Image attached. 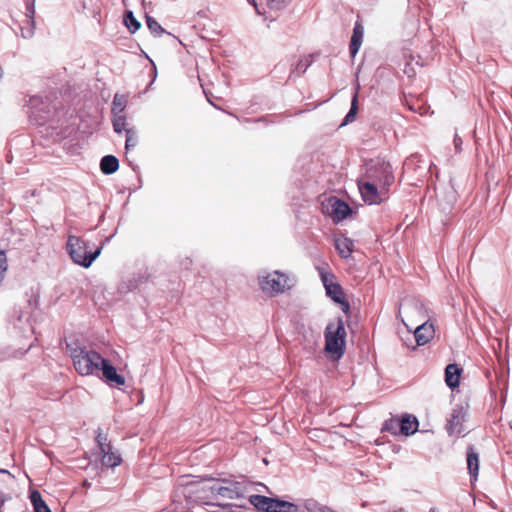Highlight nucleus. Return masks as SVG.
<instances>
[{
  "instance_id": "5",
  "label": "nucleus",
  "mask_w": 512,
  "mask_h": 512,
  "mask_svg": "<svg viewBox=\"0 0 512 512\" xmlns=\"http://www.w3.org/2000/svg\"><path fill=\"white\" fill-rule=\"evenodd\" d=\"M249 503L258 512H299V506L293 502L280 499L279 497H268L260 494H253L249 497Z\"/></svg>"
},
{
  "instance_id": "12",
  "label": "nucleus",
  "mask_w": 512,
  "mask_h": 512,
  "mask_svg": "<svg viewBox=\"0 0 512 512\" xmlns=\"http://www.w3.org/2000/svg\"><path fill=\"white\" fill-rule=\"evenodd\" d=\"M330 210L329 214L335 223H339L349 217L352 213V208L347 202L335 196L329 198Z\"/></svg>"
},
{
  "instance_id": "33",
  "label": "nucleus",
  "mask_w": 512,
  "mask_h": 512,
  "mask_svg": "<svg viewBox=\"0 0 512 512\" xmlns=\"http://www.w3.org/2000/svg\"><path fill=\"white\" fill-rule=\"evenodd\" d=\"M320 277H321V281L323 283V286H324L325 290H327V285L336 283L334 281L335 280V275L333 273H331V272L320 271Z\"/></svg>"
},
{
  "instance_id": "15",
  "label": "nucleus",
  "mask_w": 512,
  "mask_h": 512,
  "mask_svg": "<svg viewBox=\"0 0 512 512\" xmlns=\"http://www.w3.org/2000/svg\"><path fill=\"white\" fill-rule=\"evenodd\" d=\"M434 327L429 321L419 325L414 331V339L416 346H423L427 344L434 337Z\"/></svg>"
},
{
  "instance_id": "23",
  "label": "nucleus",
  "mask_w": 512,
  "mask_h": 512,
  "mask_svg": "<svg viewBox=\"0 0 512 512\" xmlns=\"http://www.w3.org/2000/svg\"><path fill=\"white\" fill-rule=\"evenodd\" d=\"M123 24L131 34H135L141 28V23L136 19L132 10L124 11Z\"/></svg>"
},
{
  "instance_id": "1",
  "label": "nucleus",
  "mask_w": 512,
  "mask_h": 512,
  "mask_svg": "<svg viewBox=\"0 0 512 512\" xmlns=\"http://www.w3.org/2000/svg\"><path fill=\"white\" fill-rule=\"evenodd\" d=\"M80 375L87 376L96 374L110 387L118 388L124 386L126 380L123 375L119 374L116 367L109 359L102 357L98 352L91 353L90 356L81 357L78 360Z\"/></svg>"
},
{
  "instance_id": "39",
  "label": "nucleus",
  "mask_w": 512,
  "mask_h": 512,
  "mask_svg": "<svg viewBox=\"0 0 512 512\" xmlns=\"http://www.w3.org/2000/svg\"><path fill=\"white\" fill-rule=\"evenodd\" d=\"M404 73H405L408 77H413V76H415V71H414V69L411 67V65H410L409 63H407V64L405 65Z\"/></svg>"
},
{
  "instance_id": "16",
  "label": "nucleus",
  "mask_w": 512,
  "mask_h": 512,
  "mask_svg": "<svg viewBox=\"0 0 512 512\" xmlns=\"http://www.w3.org/2000/svg\"><path fill=\"white\" fill-rule=\"evenodd\" d=\"M462 371L463 369L456 363H450L445 367V383L451 390L459 387Z\"/></svg>"
},
{
  "instance_id": "2",
  "label": "nucleus",
  "mask_w": 512,
  "mask_h": 512,
  "mask_svg": "<svg viewBox=\"0 0 512 512\" xmlns=\"http://www.w3.org/2000/svg\"><path fill=\"white\" fill-rule=\"evenodd\" d=\"M66 251L75 264L83 268H89L100 256L102 246L91 250L90 242L79 236L70 235L66 242Z\"/></svg>"
},
{
  "instance_id": "48",
  "label": "nucleus",
  "mask_w": 512,
  "mask_h": 512,
  "mask_svg": "<svg viewBox=\"0 0 512 512\" xmlns=\"http://www.w3.org/2000/svg\"><path fill=\"white\" fill-rule=\"evenodd\" d=\"M269 2H275V0H268Z\"/></svg>"
},
{
  "instance_id": "6",
  "label": "nucleus",
  "mask_w": 512,
  "mask_h": 512,
  "mask_svg": "<svg viewBox=\"0 0 512 512\" xmlns=\"http://www.w3.org/2000/svg\"><path fill=\"white\" fill-rule=\"evenodd\" d=\"M419 421L412 414H402L400 417H392L383 423L382 431L392 435L411 436L418 431Z\"/></svg>"
},
{
  "instance_id": "22",
  "label": "nucleus",
  "mask_w": 512,
  "mask_h": 512,
  "mask_svg": "<svg viewBox=\"0 0 512 512\" xmlns=\"http://www.w3.org/2000/svg\"><path fill=\"white\" fill-rule=\"evenodd\" d=\"M302 505L305 511L303 512H337L332 508L319 503L313 498L304 499Z\"/></svg>"
},
{
  "instance_id": "38",
  "label": "nucleus",
  "mask_w": 512,
  "mask_h": 512,
  "mask_svg": "<svg viewBox=\"0 0 512 512\" xmlns=\"http://www.w3.org/2000/svg\"><path fill=\"white\" fill-rule=\"evenodd\" d=\"M48 128H51L53 130L51 132V135L56 134L57 136H60V137H65V135H66V129H62V128L59 129L58 127H55L52 124H50L48 126Z\"/></svg>"
},
{
  "instance_id": "43",
  "label": "nucleus",
  "mask_w": 512,
  "mask_h": 512,
  "mask_svg": "<svg viewBox=\"0 0 512 512\" xmlns=\"http://www.w3.org/2000/svg\"><path fill=\"white\" fill-rule=\"evenodd\" d=\"M129 165L132 167V170L136 171V166H133L132 162H129Z\"/></svg>"
},
{
  "instance_id": "46",
  "label": "nucleus",
  "mask_w": 512,
  "mask_h": 512,
  "mask_svg": "<svg viewBox=\"0 0 512 512\" xmlns=\"http://www.w3.org/2000/svg\"><path fill=\"white\" fill-rule=\"evenodd\" d=\"M395 512H405V511L403 509H399V510H397Z\"/></svg>"
},
{
  "instance_id": "41",
  "label": "nucleus",
  "mask_w": 512,
  "mask_h": 512,
  "mask_svg": "<svg viewBox=\"0 0 512 512\" xmlns=\"http://www.w3.org/2000/svg\"><path fill=\"white\" fill-rule=\"evenodd\" d=\"M113 237V235L109 236V237H106L100 244V246H102V248L110 242L111 238Z\"/></svg>"
},
{
  "instance_id": "47",
  "label": "nucleus",
  "mask_w": 512,
  "mask_h": 512,
  "mask_svg": "<svg viewBox=\"0 0 512 512\" xmlns=\"http://www.w3.org/2000/svg\"><path fill=\"white\" fill-rule=\"evenodd\" d=\"M0 494H5V493L0 489Z\"/></svg>"
},
{
  "instance_id": "44",
  "label": "nucleus",
  "mask_w": 512,
  "mask_h": 512,
  "mask_svg": "<svg viewBox=\"0 0 512 512\" xmlns=\"http://www.w3.org/2000/svg\"><path fill=\"white\" fill-rule=\"evenodd\" d=\"M429 512H438L436 508H430Z\"/></svg>"
},
{
  "instance_id": "34",
  "label": "nucleus",
  "mask_w": 512,
  "mask_h": 512,
  "mask_svg": "<svg viewBox=\"0 0 512 512\" xmlns=\"http://www.w3.org/2000/svg\"><path fill=\"white\" fill-rule=\"evenodd\" d=\"M98 431L99 432L96 436V442L99 447V450L104 451V449H106V447H108L111 444L107 442V437L105 435H102L101 430L99 429Z\"/></svg>"
},
{
  "instance_id": "35",
  "label": "nucleus",
  "mask_w": 512,
  "mask_h": 512,
  "mask_svg": "<svg viewBox=\"0 0 512 512\" xmlns=\"http://www.w3.org/2000/svg\"><path fill=\"white\" fill-rule=\"evenodd\" d=\"M336 304L340 305L341 307V310L344 312V313H349L350 311V303L349 301L346 299V297H343L341 300H339L338 302H336Z\"/></svg>"
},
{
  "instance_id": "11",
  "label": "nucleus",
  "mask_w": 512,
  "mask_h": 512,
  "mask_svg": "<svg viewBox=\"0 0 512 512\" xmlns=\"http://www.w3.org/2000/svg\"><path fill=\"white\" fill-rule=\"evenodd\" d=\"M357 184H358V188H359L361 197L366 204L376 205V204H380L382 202V198L380 196L381 192L378 190L379 185H377L374 182H371L369 180H367V181L358 180Z\"/></svg>"
},
{
  "instance_id": "9",
  "label": "nucleus",
  "mask_w": 512,
  "mask_h": 512,
  "mask_svg": "<svg viewBox=\"0 0 512 512\" xmlns=\"http://www.w3.org/2000/svg\"><path fill=\"white\" fill-rule=\"evenodd\" d=\"M288 280V276L285 274L280 271H274L273 274L260 277L259 284L263 292L279 294L290 288Z\"/></svg>"
},
{
  "instance_id": "45",
  "label": "nucleus",
  "mask_w": 512,
  "mask_h": 512,
  "mask_svg": "<svg viewBox=\"0 0 512 512\" xmlns=\"http://www.w3.org/2000/svg\"><path fill=\"white\" fill-rule=\"evenodd\" d=\"M153 66H154V73L156 74V73H157V70H156V66H155V64H153Z\"/></svg>"
},
{
  "instance_id": "42",
  "label": "nucleus",
  "mask_w": 512,
  "mask_h": 512,
  "mask_svg": "<svg viewBox=\"0 0 512 512\" xmlns=\"http://www.w3.org/2000/svg\"><path fill=\"white\" fill-rule=\"evenodd\" d=\"M0 473L1 474H8L9 476L13 477V475L10 473V471H8L7 469H4V468H0Z\"/></svg>"
},
{
  "instance_id": "28",
  "label": "nucleus",
  "mask_w": 512,
  "mask_h": 512,
  "mask_svg": "<svg viewBox=\"0 0 512 512\" xmlns=\"http://www.w3.org/2000/svg\"><path fill=\"white\" fill-rule=\"evenodd\" d=\"M126 107V97L116 93L113 97L111 115L122 114Z\"/></svg>"
},
{
  "instance_id": "40",
  "label": "nucleus",
  "mask_w": 512,
  "mask_h": 512,
  "mask_svg": "<svg viewBox=\"0 0 512 512\" xmlns=\"http://www.w3.org/2000/svg\"><path fill=\"white\" fill-rule=\"evenodd\" d=\"M255 9L258 14H260V11L258 9V3L256 0H247Z\"/></svg>"
},
{
  "instance_id": "19",
  "label": "nucleus",
  "mask_w": 512,
  "mask_h": 512,
  "mask_svg": "<svg viewBox=\"0 0 512 512\" xmlns=\"http://www.w3.org/2000/svg\"><path fill=\"white\" fill-rule=\"evenodd\" d=\"M100 453L102 454V464L106 467L114 468L122 462L121 455L117 451H113L112 445H109Z\"/></svg>"
},
{
  "instance_id": "26",
  "label": "nucleus",
  "mask_w": 512,
  "mask_h": 512,
  "mask_svg": "<svg viewBox=\"0 0 512 512\" xmlns=\"http://www.w3.org/2000/svg\"><path fill=\"white\" fill-rule=\"evenodd\" d=\"M326 295L335 303L345 297L342 286L337 282L327 285Z\"/></svg>"
},
{
  "instance_id": "29",
  "label": "nucleus",
  "mask_w": 512,
  "mask_h": 512,
  "mask_svg": "<svg viewBox=\"0 0 512 512\" xmlns=\"http://www.w3.org/2000/svg\"><path fill=\"white\" fill-rule=\"evenodd\" d=\"M112 125L115 133L120 134L123 131L126 132V116L123 114L111 115Z\"/></svg>"
},
{
  "instance_id": "13",
  "label": "nucleus",
  "mask_w": 512,
  "mask_h": 512,
  "mask_svg": "<svg viewBox=\"0 0 512 512\" xmlns=\"http://www.w3.org/2000/svg\"><path fill=\"white\" fill-rule=\"evenodd\" d=\"M66 350L69 353L70 357L73 360V365L75 367V370L80 374L79 370V362L78 360L81 359V357L85 358V356H90L91 353H97L94 350H86L85 347H81L78 345L77 340L73 342H66Z\"/></svg>"
},
{
  "instance_id": "10",
  "label": "nucleus",
  "mask_w": 512,
  "mask_h": 512,
  "mask_svg": "<svg viewBox=\"0 0 512 512\" xmlns=\"http://www.w3.org/2000/svg\"><path fill=\"white\" fill-rule=\"evenodd\" d=\"M468 413V407L456 404L452 409L450 418L447 420L446 430L450 436L461 435L464 431L463 422Z\"/></svg>"
},
{
  "instance_id": "7",
  "label": "nucleus",
  "mask_w": 512,
  "mask_h": 512,
  "mask_svg": "<svg viewBox=\"0 0 512 512\" xmlns=\"http://www.w3.org/2000/svg\"><path fill=\"white\" fill-rule=\"evenodd\" d=\"M208 490L215 496L227 499H239L244 497V487L242 484L227 479L212 480V484L208 487Z\"/></svg>"
},
{
  "instance_id": "36",
  "label": "nucleus",
  "mask_w": 512,
  "mask_h": 512,
  "mask_svg": "<svg viewBox=\"0 0 512 512\" xmlns=\"http://www.w3.org/2000/svg\"><path fill=\"white\" fill-rule=\"evenodd\" d=\"M453 143H454L456 153H460L462 151L463 141H462V138L457 133H455V135H454Z\"/></svg>"
},
{
  "instance_id": "25",
  "label": "nucleus",
  "mask_w": 512,
  "mask_h": 512,
  "mask_svg": "<svg viewBox=\"0 0 512 512\" xmlns=\"http://www.w3.org/2000/svg\"><path fill=\"white\" fill-rule=\"evenodd\" d=\"M358 110H359V107H358V92H355L353 97H352V100H351L350 109H349L348 113L346 114V116L344 117V119L341 122L339 127H344V126L352 123L353 121H355L357 113H358Z\"/></svg>"
},
{
  "instance_id": "4",
  "label": "nucleus",
  "mask_w": 512,
  "mask_h": 512,
  "mask_svg": "<svg viewBox=\"0 0 512 512\" xmlns=\"http://www.w3.org/2000/svg\"><path fill=\"white\" fill-rule=\"evenodd\" d=\"M365 177L367 180L379 185L381 190H388L395 179L391 164L379 159H371L366 163Z\"/></svg>"
},
{
  "instance_id": "32",
  "label": "nucleus",
  "mask_w": 512,
  "mask_h": 512,
  "mask_svg": "<svg viewBox=\"0 0 512 512\" xmlns=\"http://www.w3.org/2000/svg\"><path fill=\"white\" fill-rule=\"evenodd\" d=\"M138 287V281L136 279H130L127 282H122L119 285V291L121 293L132 292Z\"/></svg>"
},
{
  "instance_id": "17",
  "label": "nucleus",
  "mask_w": 512,
  "mask_h": 512,
  "mask_svg": "<svg viewBox=\"0 0 512 512\" xmlns=\"http://www.w3.org/2000/svg\"><path fill=\"white\" fill-rule=\"evenodd\" d=\"M363 36L364 27L359 21H356L353 27V32L349 44V53L352 58H354L359 52V49L362 45Z\"/></svg>"
},
{
  "instance_id": "21",
  "label": "nucleus",
  "mask_w": 512,
  "mask_h": 512,
  "mask_svg": "<svg viewBox=\"0 0 512 512\" xmlns=\"http://www.w3.org/2000/svg\"><path fill=\"white\" fill-rule=\"evenodd\" d=\"M145 23L154 37H161L163 34L172 35L170 32H167L154 17L147 13L145 14Z\"/></svg>"
},
{
  "instance_id": "20",
  "label": "nucleus",
  "mask_w": 512,
  "mask_h": 512,
  "mask_svg": "<svg viewBox=\"0 0 512 512\" xmlns=\"http://www.w3.org/2000/svg\"><path fill=\"white\" fill-rule=\"evenodd\" d=\"M119 169V160L116 156L108 154L100 160V171L104 175H112Z\"/></svg>"
},
{
  "instance_id": "27",
  "label": "nucleus",
  "mask_w": 512,
  "mask_h": 512,
  "mask_svg": "<svg viewBox=\"0 0 512 512\" xmlns=\"http://www.w3.org/2000/svg\"><path fill=\"white\" fill-rule=\"evenodd\" d=\"M336 249L342 258H348L353 252V242L348 238H344L336 242Z\"/></svg>"
},
{
  "instance_id": "14",
  "label": "nucleus",
  "mask_w": 512,
  "mask_h": 512,
  "mask_svg": "<svg viewBox=\"0 0 512 512\" xmlns=\"http://www.w3.org/2000/svg\"><path fill=\"white\" fill-rule=\"evenodd\" d=\"M26 6V22L28 24V28H21L22 36L24 38H31L34 35L36 23H35V0H25Z\"/></svg>"
},
{
  "instance_id": "31",
  "label": "nucleus",
  "mask_w": 512,
  "mask_h": 512,
  "mask_svg": "<svg viewBox=\"0 0 512 512\" xmlns=\"http://www.w3.org/2000/svg\"><path fill=\"white\" fill-rule=\"evenodd\" d=\"M311 62L312 61L309 59V57L300 59L297 62L295 70L292 71L291 75L297 74L298 76H301L302 74H304L307 71L308 67L311 65Z\"/></svg>"
},
{
  "instance_id": "37",
  "label": "nucleus",
  "mask_w": 512,
  "mask_h": 512,
  "mask_svg": "<svg viewBox=\"0 0 512 512\" xmlns=\"http://www.w3.org/2000/svg\"><path fill=\"white\" fill-rule=\"evenodd\" d=\"M207 505H214V506H218L220 508L219 511H214V512H231L232 507H233V505L230 503H226V504L207 503Z\"/></svg>"
},
{
  "instance_id": "30",
  "label": "nucleus",
  "mask_w": 512,
  "mask_h": 512,
  "mask_svg": "<svg viewBox=\"0 0 512 512\" xmlns=\"http://www.w3.org/2000/svg\"><path fill=\"white\" fill-rule=\"evenodd\" d=\"M138 144V138L136 131L133 129L126 130V141H125V150L129 151L131 148H134Z\"/></svg>"
},
{
  "instance_id": "3",
  "label": "nucleus",
  "mask_w": 512,
  "mask_h": 512,
  "mask_svg": "<svg viewBox=\"0 0 512 512\" xmlns=\"http://www.w3.org/2000/svg\"><path fill=\"white\" fill-rule=\"evenodd\" d=\"M324 336V351L332 355L335 360H339L344 355L346 347V330L343 319L338 317L336 324L329 323L325 328Z\"/></svg>"
},
{
  "instance_id": "18",
  "label": "nucleus",
  "mask_w": 512,
  "mask_h": 512,
  "mask_svg": "<svg viewBox=\"0 0 512 512\" xmlns=\"http://www.w3.org/2000/svg\"><path fill=\"white\" fill-rule=\"evenodd\" d=\"M467 469L471 479L476 480L479 473V453L470 445L466 453Z\"/></svg>"
},
{
  "instance_id": "24",
  "label": "nucleus",
  "mask_w": 512,
  "mask_h": 512,
  "mask_svg": "<svg viewBox=\"0 0 512 512\" xmlns=\"http://www.w3.org/2000/svg\"><path fill=\"white\" fill-rule=\"evenodd\" d=\"M29 498L33 505L34 512H52L49 506L43 500L42 495L38 490H33L30 493Z\"/></svg>"
},
{
  "instance_id": "8",
  "label": "nucleus",
  "mask_w": 512,
  "mask_h": 512,
  "mask_svg": "<svg viewBox=\"0 0 512 512\" xmlns=\"http://www.w3.org/2000/svg\"><path fill=\"white\" fill-rule=\"evenodd\" d=\"M31 107L30 118L36 124L43 126L46 125L53 117V108L48 98L43 99L39 96H32L29 100Z\"/></svg>"
}]
</instances>
